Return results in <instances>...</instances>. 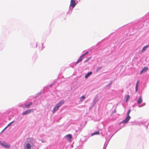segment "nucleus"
<instances>
[{"label":"nucleus","instance_id":"nucleus-18","mask_svg":"<svg viewBox=\"0 0 149 149\" xmlns=\"http://www.w3.org/2000/svg\"><path fill=\"white\" fill-rule=\"evenodd\" d=\"M14 122V121H13L11 123H10L9 124H8V125L6 127L5 129L3 130V131L4 130H5L6 128H7L8 127H9L12 123H13Z\"/></svg>","mask_w":149,"mask_h":149},{"label":"nucleus","instance_id":"nucleus-16","mask_svg":"<svg viewBox=\"0 0 149 149\" xmlns=\"http://www.w3.org/2000/svg\"><path fill=\"white\" fill-rule=\"evenodd\" d=\"M130 96L129 95H127L126 96L125 98L126 99V102H127L128 101L129 99H130Z\"/></svg>","mask_w":149,"mask_h":149},{"label":"nucleus","instance_id":"nucleus-21","mask_svg":"<svg viewBox=\"0 0 149 149\" xmlns=\"http://www.w3.org/2000/svg\"><path fill=\"white\" fill-rule=\"evenodd\" d=\"M90 59L89 58H88L87 60L85 61H84V63L86 62L89 59Z\"/></svg>","mask_w":149,"mask_h":149},{"label":"nucleus","instance_id":"nucleus-19","mask_svg":"<svg viewBox=\"0 0 149 149\" xmlns=\"http://www.w3.org/2000/svg\"><path fill=\"white\" fill-rule=\"evenodd\" d=\"M131 111V110L129 109L127 112V116H129V114Z\"/></svg>","mask_w":149,"mask_h":149},{"label":"nucleus","instance_id":"nucleus-8","mask_svg":"<svg viewBox=\"0 0 149 149\" xmlns=\"http://www.w3.org/2000/svg\"><path fill=\"white\" fill-rule=\"evenodd\" d=\"M83 58L84 57H83V56H81L76 62V64H77L80 62L82 61V60L83 59Z\"/></svg>","mask_w":149,"mask_h":149},{"label":"nucleus","instance_id":"nucleus-20","mask_svg":"<svg viewBox=\"0 0 149 149\" xmlns=\"http://www.w3.org/2000/svg\"><path fill=\"white\" fill-rule=\"evenodd\" d=\"M88 53V52H86L85 53L83 54L82 55H81L82 56H83V57H84V56H85L86 54H87Z\"/></svg>","mask_w":149,"mask_h":149},{"label":"nucleus","instance_id":"nucleus-6","mask_svg":"<svg viewBox=\"0 0 149 149\" xmlns=\"http://www.w3.org/2000/svg\"><path fill=\"white\" fill-rule=\"evenodd\" d=\"M148 70V68L147 67H144L142 70L141 71L140 73V74H142L143 72H146Z\"/></svg>","mask_w":149,"mask_h":149},{"label":"nucleus","instance_id":"nucleus-23","mask_svg":"<svg viewBox=\"0 0 149 149\" xmlns=\"http://www.w3.org/2000/svg\"><path fill=\"white\" fill-rule=\"evenodd\" d=\"M1 143H2L1 141H0V144L1 145Z\"/></svg>","mask_w":149,"mask_h":149},{"label":"nucleus","instance_id":"nucleus-5","mask_svg":"<svg viewBox=\"0 0 149 149\" xmlns=\"http://www.w3.org/2000/svg\"><path fill=\"white\" fill-rule=\"evenodd\" d=\"M130 118V116H127V117L123 121L122 123H127L129 121Z\"/></svg>","mask_w":149,"mask_h":149},{"label":"nucleus","instance_id":"nucleus-22","mask_svg":"<svg viewBox=\"0 0 149 149\" xmlns=\"http://www.w3.org/2000/svg\"><path fill=\"white\" fill-rule=\"evenodd\" d=\"M102 68V67H98L97 68V69H98V70H100Z\"/></svg>","mask_w":149,"mask_h":149},{"label":"nucleus","instance_id":"nucleus-17","mask_svg":"<svg viewBox=\"0 0 149 149\" xmlns=\"http://www.w3.org/2000/svg\"><path fill=\"white\" fill-rule=\"evenodd\" d=\"M85 97L84 95H83L80 98V100L81 101V102H82L85 99Z\"/></svg>","mask_w":149,"mask_h":149},{"label":"nucleus","instance_id":"nucleus-12","mask_svg":"<svg viewBox=\"0 0 149 149\" xmlns=\"http://www.w3.org/2000/svg\"><path fill=\"white\" fill-rule=\"evenodd\" d=\"M139 83V81L138 80L136 82V87H135V89H136V92H137V91Z\"/></svg>","mask_w":149,"mask_h":149},{"label":"nucleus","instance_id":"nucleus-1","mask_svg":"<svg viewBox=\"0 0 149 149\" xmlns=\"http://www.w3.org/2000/svg\"><path fill=\"white\" fill-rule=\"evenodd\" d=\"M26 141L27 143L24 145V149H30L31 146H34L35 141L33 139L31 138H28Z\"/></svg>","mask_w":149,"mask_h":149},{"label":"nucleus","instance_id":"nucleus-2","mask_svg":"<svg viewBox=\"0 0 149 149\" xmlns=\"http://www.w3.org/2000/svg\"><path fill=\"white\" fill-rule=\"evenodd\" d=\"M64 103L63 101H61L56 104L52 111V112L54 113L56 110H58L61 105Z\"/></svg>","mask_w":149,"mask_h":149},{"label":"nucleus","instance_id":"nucleus-3","mask_svg":"<svg viewBox=\"0 0 149 149\" xmlns=\"http://www.w3.org/2000/svg\"><path fill=\"white\" fill-rule=\"evenodd\" d=\"M33 110V109H30L22 113V114L23 115H25L27 114L30 113Z\"/></svg>","mask_w":149,"mask_h":149},{"label":"nucleus","instance_id":"nucleus-11","mask_svg":"<svg viewBox=\"0 0 149 149\" xmlns=\"http://www.w3.org/2000/svg\"><path fill=\"white\" fill-rule=\"evenodd\" d=\"M149 47V45H147L144 46L141 51V52H144Z\"/></svg>","mask_w":149,"mask_h":149},{"label":"nucleus","instance_id":"nucleus-9","mask_svg":"<svg viewBox=\"0 0 149 149\" xmlns=\"http://www.w3.org/2000/svg\"><path fill=\"white\" fill-rule=\"evenodd\" d=\"M142 102V99L141 96H140L139 99L137 101V102L138 104H141Z\"/></svg>","mask_w":149,"mask_h":149},{"label":"nucleus","instance_id":"nucleus-4","mask_svg":"<svg viewBox=\"0 0 149 149\" xmlns=\"http://www.w3.org/2000/svg\"><path fill=\"white\" fill-rule=\"evenodd\" d=\"M76 5V3L74 0H71L70 1V6L72 8L74 7Z\"/></svg>","mask_w":149,"mask_h":149},{"label":"nucleus","instance_id":"nucleus-14","mask_svg":"<svg viewBox=\"0 0 149 149\" xmlns=\"http://www.w3.org/2000/svg\"><path fill=\"white\" fill-rule=\"evenodd\" d=\"M92 73V72H89L85 76V78H87L90 74H91Z\"/></svg>","mask_w":149,"mask_h":149},{"label":"nucleus","instance_id":"nucleus-7","mask_svg":"<svg viewBox=\"0 0 149 149\" xmlns=\"http://www.w3.org/2000/svg\"><path fill=\"white\" fill-rule=\"evenodd\" d=\"M1 145L4 147L8 148H10V146L9 144H8L7 143L5 142L1 144Z\"/></svg>","mask_w":149,"mask_h":149},{"label":"nucleus","instance_id":"nucleus-10","mask_svg":"<svg viewBox=\"0 0 149 149\" xmlns=\"http://www.w3.org/2000/svg\"><path fill=\"white\" fill-rule=\"evenodd\" d=\"M32 104V102H29L28 104L25 105V107L26 108H30V106Z\"/></svg>","mask_w":149,"mask_h":149},{"label":"nucleus","instance_id":"nucleus-15","mask_svg":"<svg viewBox=\"0 0 149 149\" xmlns=\"http://www.w3.org/2000/svg\"><path fill=\"white\" fill-rule=\"evenodd\" d=\"M100 134V132L99 131H97L96 132H94L91 135L92 136H93V135H96V134Z\"/></svg>","mask_w":149,"mask_h":149},{"label":"nucleus","instance_id":"nucleus-13","mask_svg":"<svg viewBox=\"0 0 149 149\" xmlns=\"http://www.w3.org/2000/svg\"><path fill=\"white\" fill-rule=\"evenodd\" d=\"M66 136L69 140L70 139L72 138V136L70 134H68L66 135Z\"/></svg>","mask_w":149,"mask_h":149}]
</instances>
